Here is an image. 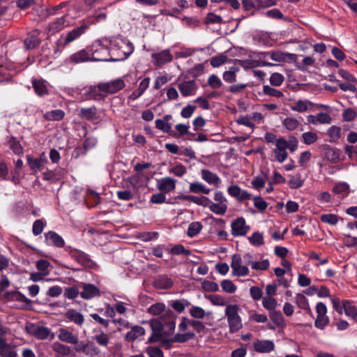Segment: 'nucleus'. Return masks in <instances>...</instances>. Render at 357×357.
Masks as SVG:
<instances>
[{"label": "nucleus", "mask_w": 357, "mask_h": 357, "mask_svg": "<svg viewBox=\"0 0 357 357\" xmlns=\"http://www.w3.org/2000/svg\"><path fill=\"white\" fill-rule=\"evenodd\" d=\"M238 310L237 305H228L225 309V316L227 318L229 332L231 333L238 331L243 326Z\"/></svg>", "instance_id": "f257e3e1"}, {"label": "nucleus", "mask_w": 357, "mask_h": 357, "mask_svg": "<svg viewBox=\"0 0 357 357\" xmlns=\"http://www.w3.org/2000/svg\"><path fill=\"white\" fill-rule=\"evenodd\" d=\"M111 45L116 47L119 50H122V56L118 58H105V61H117L126 59L132 52L134 47L131 43L126 42L121 39H114L111 41Z\"/></svg>", "instance_id": "f03ea898"}, {"label": "nucleus", "mask_w": 357, "mask_h": 357, "mask_svg": "<svg viewBox=\"0 0 357 357\" xmlns=\"http://www.w3.org/2000/svg\"><path fill=\"white\" fill-rule=\"evenodd\" d=\"M103 60L106 59L96 56L95 53H93L92 56H91L85 50H82L66 59L64 62L66 64H77L85 61H101Z\"/></svg>", "instance_id": "7ed1b4c3"}, {"label": "nucleus", "mask_w": 357, "mask_h": 357, "mask_svg": "<svg viewBox=\"0 0 357 357\" xmlns=\"http://www.w3.org/2000/svg\"><path fill=\"white\" fill-rule=\"evenodd\" d=\"M177 315L170 309H167L165 314L161 315V321L163 324L164 336H170L174 334L176 327Z\"/></svg>", "instance_id": "20e7f679"}, {"label": "nucleus", "mask_w": 357, "mask_h": 357, "mask_svg": "<svg viewBox=\"0 0 357 357\" xmlns=\"http://www.w3.org/2000/svg\"><path fill=\"white\" fill-rule=\"evenodd\" d=\"M87 29L86 25H82L79 27H77L76 29H74L71 31H70L66 37L65 38L64 40H63L62 38L59 39L56 42V45L54 49V52L57 53L60 51L61 48H63L67 44L73 42L76 38L79 37L85 30Z\"/></svg>", "instance_id": "39448f33"}, {"label": "nucleus", "mask_w": 357, "mask_h": 357, "mask_svg": "<svg viewBox=\"0 0 357 357\" xmlns=\"http://www.w3.org/2000/svg\"><path fill=\"white\" fill-rule=\"evenodd\" d=\"M231 234L234 236H245L250 230V226L247 225L243 217L238 218L231 224Z\"/></svg>", "instance_id": "423d86ee"}, {"label": "nucleus", "mask_w": 357, "mask_h": 357, "mask_svg": "<svg viewBox=\"0 0 357 357\" xmlns=\"http://www.w3.org/2000/svg\"><path fill=\"white\" fill-rule=\"evenodd\" d=\"M5 298L8 300H13L23 303L24 304L21 307V309L22 310H32V301L20 291L6 292L5 293Z\"/></svg>", "instance_id": "0eeeda50"}, {"label": "nucleus", "mask_w": 357, "mask_h": 357, "mask_svg": "<svg viewBox=\"0 0 357 357\" xmlns=\"http://www.w3.org/2000/svg\"><path fill=\"white\" fill-rule=\"evenodd\" d=\"M79 287L83 289L80 292V296L84 299H91L95 296L100 295V291L94 284L81 282L79 284Z\"/></svg>", "instance_id": "6e6552de"}, {"label": "nucleus", "mask_w": 357, "mask_h": 357, "mask_svg": "<svg viewBox=\"0 0 357 357\" xmlns=\"http://www.w3.org/2000/svg\"><path fill=\"white\" fill-rule=\"evenodd\" d=\"M26 330L29 333L40 340L46 339L50 333V329L47 327L36 326L33 324L26 325Z\"/></svg>", "instance_id": "1a4fd4ad"}, {"label": "nucleus", "mask_w": 357, "mask_h": 357, "mask_svg": "<svg viewBox=\"0 0 357 357\" xmlns=\"http://www.w3.org/2000/svg\"><path fill=\"white\" fill-rule=\"evenodd\" d=\"M102 88H103V93L107 94H112L118 92L125 86V83L121 79H117L111 82L101 83Z\"/></svg>", "instance_id": "9d476101"}, {"label": "nucleus", "mask_w": 357, "mask_h": 357, "mask_svg": "<svg viewBox=\"0 0 357 357\" xmlns=\"http://www.w3.org/2000/svg\"><path fill=\"white\" fill-rule=\"evenodd\" d=\"M46 243L57 248H63L65 245L63 238L55 231H50L45 234Z\"/></svg>", "instance_id": "9b49d317"}, {"label": "nucleus", "mask_w": 357, "mask_h": 357, "mask_svg": "<svg viewBox=\"0 0 357 357\" xmlns=\"http://www.w3.org/2000/svg\"><path fill=\"white\" fill-rule=\"evenodd\" d=\"M254 349L259 353H269L272 351L275 345L271 340H257L253 343Z\"/></svg>", "instance_id": "f8f14e48"}, {"label": "nucleus", "mask_w": 357, "mask_h": 357, "mask_svg": "<svg viewBox=\"0 0 357 357\" xmlns=\"http://www.w3.org/2000/svg\"><path fill=\"white\" fill-rule=\"evenodd\" d=\"M176 181L170 177L162 178L158 183V188L162 192H169L175 189Z\"/></svg>", "instance_id": "ddd939ff"}, {"label": "nucleus", "mask_w": 357, "mask_h": 357, "mask_svg": "<svg viewBox=\"0 0 357 357\" xmlns=\"http://www.w3.org/2000/svg\"><path fill=\"white\" fill-rule=\"evenodd\" d=\"M89 98H92L96 100H100L105 98V93H103V88H102L101 83L97 86H91L89 87V91L86 93Z\"/></svg>", "instance_id": "4468645a"}, {"label": "nucleus", "mask_w": 357, "mask_h": 357, "mask_svg": "<svg viewBox=\"0 0 357 357\" xmlns=\"http://www.w3.org/2000/svg\"><path fill=\"white\" fill-rule=\"evenodd\" d=\"M196 89L197 85L194 80L185 81L178 84V89L185 97L192 95Z\"/></svg>", "instance_id": "2eb2a0df"}, {"label": "nucleus", "mask_w": 357, "mask_h": 357, "mask_svg": "<svg viewBox=\"0 0 357 357\" xmlns=\"http://www.w3.org/2000/svg\"><path fill=\"white\" fill-rule=\"evenodd\" d=\"M0 356L1 357H17V352L3 338H0Z\"/></svg>", "instance_id": "dca6fc26"}, {"label": "nucleus", "mask_w": 357, "mask_h": 357, "mask_svg": "<svg viewBox=\"0 0 357 357\" xmlns=\"http://www.w3.org/2000/svg\"><path fill=\"white\" fill-rule=\"evenodd\" d=\"M152 57L155 59V64L159 66L172 61L173 59L169 50H164L160 53L153 54Z\"/></svg>", "instance_id": "f3484780"}, {"label": "nucleus", "mask_w": 357, "mask_h": 357, "mask_svg": "<svg viewBox=\"0 0 357 357\" xmlns=\"http://www.w3.org/2000/svg\"><path fill=\"white\" fill-rule=\"evenodd\" d=\"M145 334V330L143 327L139 326H135L131 328V330L128 331L126 336L125 340L127 342H133L137 340L139 337L142 336Z\"/></svg>", "instance_id": "a211bd4d"}, {"label": "nucleus", "mask_w": 357, "mask_h": 357, "mask_svg": "<svg viewBox=\"0 0 357 357\" xmlns=\"http://www.w3.org/2000/svg\"><path fill=\"white\" fill-rule=\"evenodd\" d=\"M65 317L78 326H82L84 321V316L74 309L68 310L65 314Z\"/></svg>", "instance_id": "6ab92c4d"}, {"label": "nucleus", "mask_w": 357, "mask_h": 357, "mask_svg": "<svg viewBox=\"0 0 357 357\" xmlns=\"http://www.w3.org/2000/svg\"><path fill=\"white\" fill-rule=\"evenodd\" d=\"M322 149L324 151L325 158L333 162H336L339 160L340 153L337 149H332L329 145L324 144Z\"/></svg>", "instance_id": "aec40b11"}, {"label": "nucleus", "mask_w": 357, "mask_h": 357, "mask_svg": "<svg viewBox=\"0 0 357 357\" xmlns=\"http://www.w3.org/2000/svg\"><path fill=\"white\" fill-rule=\"evenodd\" d=\"M58 337L62 342L70 344L77 343V337L65 328L59 329Z\"/></svg>", "instance_id": "412c9836"}, {"label": "nucleus", "mask_w": 357, "mask_h": 357, "mask_svg": "<svg viewBox=\"0 0 357 357\" xmlns=\"http://www.w3.org/2000/svg\"><path fill=\"white\" fill-rule=\"evenodd\" d=\"M150 82V78L149 77H145L139 85V87L137 90L132 91V93L130 96V98L135 100L137 98H138L139 96H141L144 92L146 91V89L149 87Z\"/></svg>", "instance_id": "4be33fe9"}, {"label": "nucleus", "mask_w": 357, "mask_h": 357, "mask_svg": "<svg viewBox=\"0 0 357 357\" xmlns=\"http://www.w3.org/2000/svg\"><path fill=\"white\" fill-rule=\"evenodd\" d=\"M166 305L164 303L158 302L155 304L151 305L147 309V313L153 315V316H159L162 315L167 312Z\"/></svg>", "instance_id": "5701e85b"}, {"label": "nucleus", "mask_w": 357, "mask_h": 357, "mask_svg": "<svg viewBox=\"0 0 357 357\" xmlns=\"http://www.w3.org/2000/svg\"><path fill=\"white\" fill-rule=\"evenodd\" d=\"M74 257L79 263L89 268H92L96 265L89 256L83 252H76Z\"/></svg>", "instance_id": "b1692460"}, {"label": "nucleus", "mask_w": 357, "mask_h": 357, "mask_svg": "<svg viewBox=\"0 0 357 357\" xmlns=\"http://www.w3.org/2000/svg\"><path fill=\"white\" fill-rule=\"evenodd\" d=\"M154 285L159 289H168L172 287L173 282L166 276H161L155 280Z\"/></svg>", "instance_id": "393cba45"}, {"label": "nucleus", "mask_w": 357, "mask_h": 357, "mask_svg": "<svg viewBox=\"0 0 357 357\" xmlns=\"http://www.w3.org/2000/svg\"><path fill=\"white\" fill-rule=\"evenodd\" d=\"M97 114V108L95 106L89 108H82L79 115L81 118L89 121L93 120Z\"/></svg>", "instance_id": "a878e982"}, {"label": "nucleus", "mask_w": 357, "mask_h": 357, "mask_svg": "<svg viewBox=\"0 0 357 357\" xmlns=\"http://www.w3.org/2000/svg\"><path fill=\"white\" fill-rule=\"evenodd\" d=\"M202 178L209 184H218L220 182L219 177L208 169L202 170Z\"/></svg>", "instance_id": "bb28decb"}, {"label": "nucleus", "mask_w": 357, "mask_h": 357, "mask_svg": "<svg viewBox=\"0 0 357 357\" xmlns=\"http://www.w3.org/2000/svg\"><path fill=\"white\" fill-rule=\"evenodd\" d=\"M343 308L347 316L351 317L354 319H357V307L351 304L349 301H343Z\"/></svg>", "instance_id": "cd10ccee"}, {"label": "nucleus", "mask_w": 357, "mask_h": 357, "mask_svg": "<svg viewBox=\"0 0 357 357\" xmlns=\"http://www.w3.org/2000/svg\"><path fill=\"white\" fill-rule=\"evenodd\" d=\"M150 327L153 333H155L158 336L159 333L163 334V324L161 321V317L160 318L151 319L149 321Z\"/></svg>", "instance_id": "c85d7f7f"}, {"label": "nucleus", "mask_w": 357, "mask_h": 357, "mask_svg": "<svg viewBox=\"0 0 357 357\" xmlns=\"http://www.w3.org/2000/svg\"><path fill=\"white\" fill-rule=\"evenodd\" d=\"M65 115V112L61 109H55L47 112L45 114L44 117L48 121H60Z\"/></svg>", "instance_id": "c756f323"}, {"label": "nucleus", "mask_w": 357, "mask_h": 357, "mask_svg": "<svg viewBox=\"0 0 357 357\" xmlns=\"http://www.w3.org/2000/svg\"><path fill=\"white\" fill-rule=\"evenodd\" d=\"M195 337V334L193 332H188L185 333H176L172 340L178 343H184L188 340H192Z\"/></svg>", "instance_id": "7c9ffc66"}, {"label": "nucleus", "mask_w": 357, "mask_h": 357, "mask_svg": "<svg viewBox=\"0 0 357 357\" xmlns=\"http://www.w3.org/2000/svg\"><path fill=\"white\" fill-rule=\"evenodd\" d=\"M67 15H63L60 18H58L56 21L53 22L49 25V31H53V32H57L61 30L64 26L65 23L66 22V17Z\"/></svg>", "instance_id": "2f4dec72"}, {"label": "nucleus", "mask_w": 357, "mask_h": 357, "mask_svg": "<svg viewBox=\"0 0 357 357\" xmlns=\"http://www.w3.org/2000/svg\"><path fill=\"white\" fill-rule=\"evenodd\" d=\"M33 87L35 92L40 96H44L48 93L47 88L43 81L33 80Z\"/></svg>", "instance_id": "473e14b6"}, {"label": "nucleus", "mask_w": 357, "mask_h": 357, "mask_svg": "<svg viewBox=\"0 0 357 357\" xmlns=\"http://www.w3.org/2000/svg\"><path fill=\"white\" fill-rule=\"evenodd\" d=\"M208 207L212 212L218 215H224L227 210L225 203H213L211 202Z\"/></svg>", "instance_id": "72a5a7b5"}, {"label": "nucleus", "mask_w": 357, "mask_h": 357, "mask_svg": "<svg viewBox=\"0 0 357 357\" xmlns=\"http://www.w3.org/2000/svg\"><path fill=\"white\" fill-rule=\"evenodd\" d=\"M271 321L278 326H284L285 325L283 316L280 311H272L270 312Z\"/></svg>", "instance_id": "f704fd0d"}, {"label": "nucleus", "mask_w": 357, "mask_h": 357, "mask_svg": "<svg viewBox=\"0 0 357 357\" xmlns=\"http://www.w3.org/2000/svg\"><path fill=\"white\" fill-rule=\"evenodd\" d=\"M283 126L289 131L296 130L300 125V122L294 118L287 117L282 121Z\"/></svg>", "instance_id": "c9c22d12"}, {"label": "nucleus", "mask_w": 357, "mask_h": 357, "mask_svg": "<svg viewBox=\"0 0 357 357\" xmlns=\"http://www.w3.org/2000/svg\"><path fill=\"white\" fill-rule=\"evenodd\" d=\"M348 190L349 185L346 183H337L333 188V192L335 194L342 195V198H344L348 194Z\"/></svg>", "instance_id": "e433bc0d"}, {"label": "nucleus", "mask_w": 357, "mask_h": 357, "mask_svg": "<svg viewBox=\"0 0 357 357\" xmlns=\"http://www.w3.org/2000/svg\"><path fill=\"white\" fill-rule=\"evenodd\" d=\"M53 350L61 355L68 356L70 353V348L68 346L62 344L60 342H54L52 344Z\"/></svg>", "instance_id": "4c0bfd02"}, {"label": "nucleus", "mask_w": 357, "mask_h": 357, "mask_svg": "<svg viewBox=\"0 0 357 357\" xmlns=\"http://www.w3.org/2000/svg\"><path fill=\"white\" fill-rule=\"evenodd\" d=\"M296 302L299 307L307 310L310 314H312V311L309 306L307 300L304 295L301 294H297L296 297Z\"/></svg>", "instance_id": "58836bf2"}, {"label": "nucleus", "mask_w": 357, "mask_h": 357, "mask_svg": "<svg viewBox=\"0 0 357 357\" xmlns=\"http://www.w3.org/2000/svg\"><path fill=\"white\" fill-rule=\"evenodd\" d=\"M301 137L304 144L307 145L312 144L318 139L317 134L312 131L303 133Z\"/></svg>", "instance_id": "ea45409f"}, {"label": "nucleus", "mask_w": 357, "mask_h": 357, "mask_svg": "<svg viewBox=\"0 0 357 357\" xmlns=\"http://www.w3.org/2000/svg\"><path fill=\"white\" fill-rule=\"evenodd\" d=\"M202 228V225L199 222H193L190 224L187 234L190 237H194L198 234Z\"/></svg>", "instance_id": "a19ab883"}, {"label": "nucleus", "mask_w": 357, "mask_h": 357, "mask_svg": "<svg viewBox=\"0 0 357 357\" xmlns=\"http://www.w3.org/2000/svg\"><path fill=\"white\" fill-rule=\"evenodd\" d=\"M303 180L301 179V175L299 174L296 176H293L291 177L289 181H288V185L291 189H297L301 188L303 185Z\"/></svg>", "instance_id": "79ce46f5"}, {"label": "nucleus", "mask_w": 357, "mask_h": 357, "mask_svg": "<svg viewBox=\"0 0 357 357\" xmlns=\"http://www.w3.org/2000/svg\"><path fill=\"white\" fill-rule=\"evenodd\" d=\"M341 128L338 126H331L327 132L328 135L331 138V142H336L340 137Z\"/></svg>", "instance_id": "37998d69"}, {"label": "nucleus", "mask_w": 357, "mask_h": 357, "mask_svg": "<svg viewBox=\"0 0 357 357\" xmlns=\"http://www.w3.org/2000/svg\"><path fill=\"white\" fill-rule=\"evenodd\" d=\"M251 244L255 246H260L264 244V238L261 233L259 231L254 232L253 234L248 238Z\"/></svg>", "instance_id": "c03bdc74"}, {"label": "nucleus", "mask_w": 357, "mask_h": 357, "mask_svg": "<svg viewBox=\"0 0 357 357\" xmlns=\"http://www.w3.org/2000/svg\"><path fill=\"white\" fill-rule=\"evenodd\" d=\"M189 313L193 318L195 319H203L205 316V311L204 309L199 306H192V307L189 310Z\"/></svg>", "instance_id": "a18cd8bd"}, {"label": "nucleus", "mask_w": 357, "mask_h": 357, "mask_svg": "<svg viewBox=\"0 0 357 357\" xmlns=\"http://www.w3.org/2000/svg\"><path fill=\"white\" fill-rule=\"evenodd\" d=\"M221 287L224 291L232 294L236 290V286L229 280H224L221 282Z\"/></svg>", "instance_id": "49530a36"}, {"label": "nucleus", "mask_w": 357, "mask_h": 357, "mask_svg": "<svg viewBox=\"0 0 357 357\" xmlns=\"http://www.w3.org/2000/svg\"><path fill=\"white\" fill-rule=\"evenodd\" d=\"M40 43L41 40L38 38L30 36L25 39L24 45L26 49L31 50L37 47Z\"/></svg>", "instance_id": "de8ad7c7"}, {"label": "nucleus", "mask_w": 357, "mask_h": 357, "mask_svg": "<svg viewBox=\"0 0 357 357\" xmlns=\"http://www.w3.org/2000/svg\"><path fill=\"white\" fill-rule=\"evenodd\" d=\"M234 70L225 71L223 73V79L228 83H234L236 81V72L238 70V68H233Z\"/></svg>", "instance_id": "09e8293b"}, {"label": "nucleus", "mask_w": 357, "mask_h": 357, "mask_svg": "<svg viewBox=\"0 0 357 357\" xmlns=\"http://www.w3.org/2000/svg\"><path fill=\"white\" fill-rule=\"evenodd\" d=\"M262 304L266 309L273 310L277 306V301L273 297L267 296L263 298Z\"/></svg>", "instance_id": "8fccbe9b"}, {"label": "nucleus", "mask_w": 357, "mask_h": 357, "mask_svg": "<svg viewBox=\"0 0 357 357\" xmlns=\"http://www.w3.org/2000/svg\"><path fill=\"white\" fill-rule=\"evenodd\" d=\"M202 287L206 291L215 292L219 290L218 284L216 282L204 280L202 283Z\"/></svg>", "instance_id": "3c124183"}, {"label": "nucleus", "mask_w": 357, "mask_h": 357, "mask_svg": "<svg viewBox=\"0 0 357 357\" xmlns=\"http://www.w3.org/2000/svg\"><path fill=\"white\" fill-rule=\"evenodd\" d=\"M79 294V287H71L66 288L64 292V296L68 298V299H75L77 297Z\"/></svg>", "instance_id": "603ef678"}, {"label": "nucleus", "mask_w": 357, "mask_h": 357, "mask_svg": "<svg viewBox=\"0 0 357 357\" xmlns=\"http://www.w3.org/2000/svg\"><path fill=\"white\" fill-rule=\"evenodd\" d=\"M320 218L323 222H325V223H327V224H329L331 225H335L338 222V217L335 214H331V213L330 214H324V215H321Z\"/></svg>", "instance_id": "864d4df0"}, {"label": "nucleus", "mask_w": 357, "mask_h": 357, "mask_svg": "<svg viewBox=\"0 0 357 357\" xmlns=\"http://www.w3.org/2000/svg\"><path fill=\"white\" fill-rule=\"evenodd\" d=\"M149 357H164L162 351L158 347L149 346L146 349Z\"/></svg>", "instance_id": "5fc2aeb1"}, {"label": "nucleus", "mask_w": 357, "mask_h": 357, "mask_svg": "<svg viewBox=\"0 0 357 357\" xmlns=\"http://www.w3.org/2000/svg\"><path fill=\"white\" fill-rule=\"evenodd\" d=\"M329 323V318L326 315L317 316L314 325L315 326L321 330H323L326 326Z\"/></svg>", "instance_id": "6e6d98bb"}, {"label": "nucleus", "mask_w": 357, "mask_h": 357, "mask_svg": "<svg viewBox=\"0 0 357 357\" xmlns=\"http://www.w3.org/2000/svg\"><path fill=\"white\" fill-rule=\"evenodd\" d=\"M263 92L266 95L273 96V97L280 98V97L283 96V93L281 91H280L274 88H272L268 85L264 86Z\"/></svg>", "instance_id": "4d7b16f0"}, {"label": "nucleus", "mask_w": 357, "mask_h": 357, "mask_svg": "<svg viewBox=\"0 0 357 357\" xmlns=\"http://www.w3.org/2000/svg\"><path fill=\"white\" fill-rule=\"evenodd\" d=\"M269 261L268 259L263 260L261 261H252L251 266L255 270L265 271L269 267Z\"/></svg>", "instance_id": "13d9d810"}, {"label": "nucleus", "mask_w": 357, "mask_h": 357, "mask_svg": "<svg viewBox=\"0 0 357 357\" xmlns=\"http://www.w3.org/2000/svg\"><path fill=\"white\" fill-rule=\"evenodd\" d=\"M9 144L10 149L14 151L16 154H20L22 153V147L20 145L19 141L14 137H12L9 140Z\"/></svg>", "instance_id": "bf43d9fd"}, {"label": "nucleus", "mask_w": 357, "mask_h": 357, "mask_svg": "<svg viewBox=\"0 0 357 357\" xmlns=\"http://www.w3.org/2000/svg\"><path fill=\"white\" fill-rule=\"evenodd\" d=\"M155 127L167 133H169L172 129L171 123H165L162 119H157L155 121Z\"/></svg>", "instance_id": "052dcab7"}, {"label": "nucleus", "mask_w": 357, "mask_h": 357, "mask_svg": "<svg viewBox=\"0 0 357 357\" xmlns=\"http://www.w3.org/2000/svg\"><path fill=\"white\" fill-rule=\"evenodd\" d=\"M268 178V174H264V177H255L253 181H252V187L257 190H260L262 188L264 187L265 185V181Z\"/></svg>", "instance_id": "680f3d73"}, {"label": "nucleus", "mask_w": 357, "mask_h": 357, "mask_svg": "<svg viewBox=\"0 0 357 357\" xmlns=\"http://www.w3.org/2000/svg\"><path fill=\"white\" fill-rule=\"evenodd\" d=\"M100 349L95 346L93 342H89L87 343L86 350L85 352V354L86 356L93 357L95 356H97L100 354Z\"/></svg>", "instance_id": "e2e57ef3"}, {"label": "nucleus", "mask_w": 357, "mask_h": 357, "mask_svg": "<svg viewBox=\"0 0 357 357\" xmlns=\"http://www.w3.org/2000/svg\"><path fill=\"white\" fill-rule=\"evenodd\" d=\"M222 22V17L213 13H208L205 19L206 24H221Z\"/></svg>", "instance_id": "0e129e2a"}, {"label": "nucleus", "mask_w": 357, "mask_h": 357, "mask_svg": "<svg viewBox=\"0 0 357 357\" xmlns=\"http://www.w3.org/2000/svg\"><path fill=\"white\" fill-rule=\"evenodd\" d=\"M284 81V77L282 75L278 73H274L270 77V83L273 86H279Z\"/></svg>", "instance_id": "69168bd1"}, {"label": "nucleus", "mask_w": 357, "mask_h": 357, "mask_svg": "<svg viewBox=\"0 0 357 357\" xmlns=\"http://www.w3.org/2000/svg\"><path fill=\"white\" fill-rule=\"evenodd\" d=\"M291 109L295 112H304L308 109L307 103L305 101L299 100L296 102L295 105L291 106Z\"/></svg>", "instance_id": "338daca9"}, {"label": "nucleus", "mask_w": 357, "mask_h": 357, "mask_svg": "<svg viewBox=\"0 0 357 357\" xmlns=\"http://www.w3.org/2000/svg\"><path fill=\"white\" fill-rule=\"evenodd\" d=\"M208 84L212 89H216L220 88L222 86V83L221 80L220 79V78L217 75H211L208 77Z\"/></svg>", "instance_id": "774afa93"}]
</instances>
